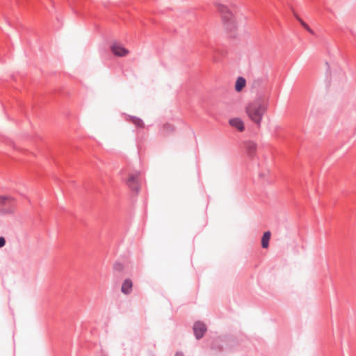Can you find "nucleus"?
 I'll list each match as a JSON object with an SVG mask.
<instances>
[{"mask_svg": "<svg viewBox=\"0 0 356 356\" xmlns=\"http://www.w3.org/2000/svg\"><path fill=\"white\" fill-rule=\"evenodd\" d=\"M129 120L135 126L143 128L144 127V122L143 120L135 116H129Z\"/></svg>", "mask_w": 356, "mask_h": 356, "instance_id": "obj_10", "label": "nucleus"}, {"mask_svg": "<svg viewBox=\"0 0 356 356\" xmlns=\"http://www.w3.org/2000/svg\"><path fill=\"white\" fill-rule=\"evenodd\" d=\"M175 356H183V355H182V354H180V353H177V354H176V355H175Z\"/></svg>", "mask_w": 356, "mask_h": 356, "instance_id": "obj_16", "label": "nucleus"}, {"mask_svg": "<svg viewBox=\"0 0 356 356\" xmlns=\"http://www.w3.org/2000/svg\"><path fill=\"white\" fill-rule=\"evenodd\" d=\"M229 124L238 129L239 131H244V123L243 121L238 118H234L232 119H230L229 121Z\"/></svg>", "mask_w": 356, "mask_h": 356, "instance_id": "obj_6", "label": "nucleus"}, {"mask_svg": "<svg viewBox=\"0 0 356 356\" xmlns=\"http://www.w3.org/2000/svg\"><path fill=\"white\" fill-rule=\"evenodd\" d=\"M267 108L266 103L262 99H257L247 104L245 112L248 118L257 127H259Z\"/></svg>", "mask_w": 356, "mask_h": 356, "instance_id": "obj_2", "label": "nucleus"}, {"mask_svg": "<svg viewBox=\"0 0 356 356\" xmlns=\"http://www.w3.org/2000/svg\"><path fill=\"white\" fill-rule=\"evenodd\" d=\"M246 81L243 77H238L235 83V90L236 92H241L245 86Z\"/></svg>", "mask_w": 356, "mask_h": 356, "instance_id": "obj_8", "label": "nucleus"}, {"mask_svg": "<svg viewBox=\"0 0 356 356\" xmlns=\"http://www.w3.org/2000/svg\"><path fill=\"white\" fill-rule=\"evenodd\" d=\"M271 233L269 231H267L264 233L263 236L261 238V246L263 248H268L269 245V241L270 239Z\"/></svg>", "mask_w": 356, "mask_h": 356, "instance_id": "obj_9", "label": "nucleus"}, {"mask_svg": "<svg viewBox=\"0 0 356 356\" xmlns=\"http://www.w3.org/2000/svg\"><path fill=\"white\" fill-rule=\"evenodd\" d=\"M215 7L220 15L223 30L229 37H236L239 30L236 7L229 6L220 2L215 3Z\"/></svg>", "mask_w": 356, "mask_h": 356, "instance_id": "obj_1", "label": "nucleus"}, {"mask_svg": "<svg viewBox=\"0 0 356 356\" xmlns=\"http://www.w3.org/2000/svg\"><path fill=\"white\" fill-rule=\"evenodd\" d=\"M206 330H207L206 325L203 323L200 322V321L195 323L194 326H193V331H194L195 337L197 339H200V338H202L203 337Z\"/></svg>", "mask_w": 356, "mask_h": 356, "instance_id": "obj_5", "label": "nucleus"}, {"mask_svg": "<svg viewBox=\"0 0 356 356\" xmlns=\"http://www.w3.org/2000/svg\"><path fill=\"white\" fill-rule=\"evenodd\" d=\"M114 268L116 270L120 271L123 269V266L121 264H115Z\"/></svg>", "mask_w": 356, "mask_h": 356, "instance_id": "obj_13", "label": "nucleus"}, {"mask_svg": "<svg viewBox=\"0 0 356 356\" xmlns=\"http://www.w3.org/2000/svg\"><path fill=\"white\" fill-rule=\"evenodd\" d=\"M10 200V198L9 197L0 196V205L6 204V202Z\"/></svg>", "mask_w": 356, "mask_h": 356, "instance_id": "obj_12", "label": "nucleus"}, {"mask_svg": "<svg viewBox=\"0 0 356 356\" xmlns=\"http://www.w3.org/2000/svg\"><path fill=\"white\" fill-rule=\"evenodd\" d=\"M249 148L250 151L253 153L256 149L255 145L253 143L250 144Z\"/></svg>", "mask_w": 356, "mask_h": 356, "instance_id": "obj_15", "label": "nucleus"}, {"mask_svg": "<svg viewBox=\"0 0 356 356\" xmlns=\"http://www.w3.org/2000/svg\"><path fill=\"white\" fill-rule=\"evenodd\" d=\"M112 52L117 56L123 57L129 54V51L120 44L114 43L111 46Z\"/></svg>", "mask_w": 356, "mask_h": 356, "instance_id": "obj_4", "label": "nucleus"}, {"mask_svg": "<svg viewBox=\"0 0 356 356\" xmlns=\"http://www.w3.org/2000/svg\"><path fill=\"white\" fill-rule=\"evenodd\" d=\"M138 176V174H130L127 181V186L136 193L140 191Z\"/></svg>", "mask_w": 356, "mask_h": 356, "instance_id": "obj_3", "label": "nucleus"}, {"mask_svg": "<svg viewBox=\"0 0 356 356\" xmlns=\"http://www.w3.org/2000/svg\"><path fill=\"white\" fill-rule=\"evenodd\" d=\"M298 21L300 22V24L305 29H306L310 33H312V29L309 27V26L305 22H303L301 19H298Z\"/></svg>", "mask_w": 356, "mask_h": 356, "instance_id": "obj_11", "label": "nucleus"}, {"mask_svg": "<svg viewBox=\"0 0 356 356\" xmlns=\"http://www.w3.org/2000/svg\"><path fill=\"white\" fill-rule=\"evenodd\" d=\"M6 244V240L3 237H0V248H2Z\"/></svg>", "mask_w": 356, "mask_h": 356, "instance_id": "obj_14", "label": "nucleus"}, {"mask_svg": "<svg viewBox=\"0 0 356 356\" xmlns=\"http://www.w3.org/2000/svg\"><path fill=\"white\" fill-rule=\"evenodd\" d=\"M132 287V281L130 279H126L122 284L121 291L122 293L128 295L131 293Z\"/></svg>", "mask_w": 356, "mask_h": 356, "instance_id": "obj_7", "label": "nucleus"}]
</instances>
